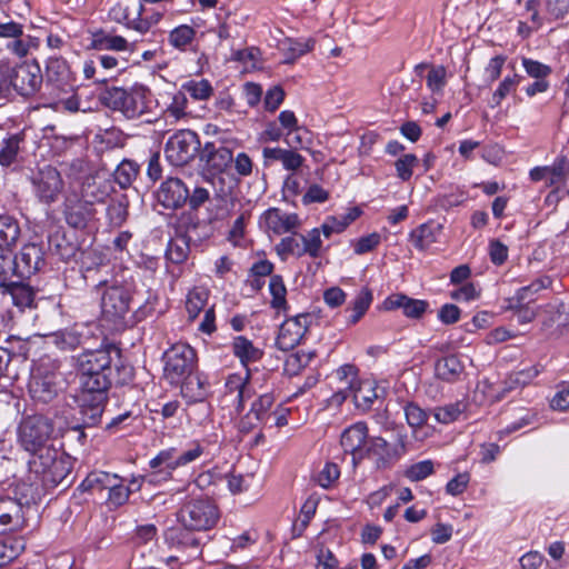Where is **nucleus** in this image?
I'll list each match as a JSON object with an SVG mask.
<instances>
[{
	"label": "nucleus",
	"instance_id": "864d4df0",
	"mask_svg": "<svg viewBox=\"0 0 569 569\" xmlns=\"http://www.w3.org/2000/svg\"><path fill=\"white\" fill-rule=\"evenodd\" d=\"M462 402L449 403L442 407H437L433 410V417L439 423H451L456 421L465 410Z\"/></svg>",
	"mask_w": 569,
	"mask_h": 569
},
{
	"label": "nucleus",
	"instance_id": "39448f33",
	"mask_svg": "<svg viewBox=\"0 0 569 569\" xmlns=\"http://www.w3.org/2000/svg\"><path fill=\"white\" fill-rule=\"evenodd\" d=\"M53 430V423L48 417L42 415L26 416L17 428V443L27 453L53 447L50 443Z\"/></svg>",
	"mask_w": 569,
	"mask_h": 569
},
{
	"label": "nucleus",
	"instance_id": "6e6552de",
	"mask_svg": "<svg viewBox=\"0 0 569 569\" xmlns=\"http://www.w3.org/2000/svg\"><path fill=\"white\" fill-rule=\"evenodd\" d=\"M219 510L209 499H197L181 508L178 519L181 526L197 531L212 529L219 520Z\"/></svg>",
	"mask_w": 569,
	"mask_h": 569
},
{
	"label": "nucleus",
	"instance_id": "e433bc0d",
	"mask_svg": "<svg viewBox=\"0 0 569 569\" xmlns=\"http://www.w3.org/2000/svg\"><path fill=\"white\" fill-rule=\"evenodd\" d=\"M232 350L242 365L257 361L261 358L262 352L256 348L252 342L243 336L236 337L232 342Z\"/></svg>",
	"mask_w": 569,
	"mask_h": 569
},
{
	"label": "nucleus",
	"instance_id": "6ab92c4d",
	"mask_svg": "<svg viewBox=\"0 0 569 569\" xmlns=\"http://www.w3.org/2000/svg\"><path fill=\"white\" fill-rule=\"evenodd\" d=\"M368 437V428L365 422H356L347 428L341 435V447L346 453L352 456V462L356 465L358 460L365 456L363 445Z\"/></svg>",
	"mask_w": 569,
	"mask_h": 569
},
{
	"label": "nucleus",
	"instance_id": "aec40b11",
	"mask_svg": "<svg viewBox=\"0 0 569 569\" xmlns=\"http://www.w3.org/2000/svg\"><path fill=\"white\" fill-rule=\"evenodd\" d=\"M249 377L248 371L244 375L232 373L227 377L224 382L226 396L232 397V402L238 412L243 410L246 400L250 399L253 395Z\"/></svg>",
	"mask_w": 569,
	"mask_h": 569
},
{
	"label": "nucleus",
	"instance_id": "0e129e2a",
	"mask_svg": "<svg viewBox=\"0 0 569 569\" xmlns=\"http://www.w3.org/2000/svg\"><path fill=\"white\" fill-rule=\"evenodd\" d=\"M107 217L110 224L120 227L128 217V206L123 201H112L107 208Z\"/></svg>",
	"mask_w": 569,
	"mask_h": 569
},
{
	"label": "nucleus",
	"instance_id": "680f3d73",
	"mask_svg": "<svg viewBox=\"0 0 569 569\" xmlns=\"http://www.w3.org/2000/svg\"><path fill=\"white\" fill-rule=\"evenodd\" d=\"M418 164V158L412 153L400 157L396 162V171L399 179L408 181L412 177L413 168Z\"/></svg>",
	"mask_w": 569,
	"mask_h": 569
},
{
	"label": "nucleus",
	"instance_id": "72a5a7b5",
	"mask_svg": "<svg viewBox=\"0 0 569 569\" xmlns=\"http://www.w3.org/2000/svg\"><path fill=\"white\" fill-rule=\"evenodd\" d=\"M352 397L357 408L367 411L378 399L377 386L372 380L358 381L352 389Z\"/></svg>",
	"mask_w": 569,
	"mask_h": 569
},
{
	"label": "nucleus",
	"instance_id": "5fc2aeb1",
	"mask_svg": "<svg viewBox=\"0 0 569 569\" xmlns=\"http://www.w3.org/2000/svg\"><path fill=\"white\" fill-rule=\"evenodd\" d=\"M190 248L184 238L176 239L169 242L166 257L172 263L179 264L187 260Z\"/></svg>",
	"mask_w": 569,
	"mask_h": 569
},
{
	"label": "nucleus",
	"instance_id": "a19ab883",
	"mask_svg": "<svg viewBox=\"0 0 569 569\" xmlns=\"http://www.w3.org/2000/svg\"><path fill=\"white\" fill-rule=\"evenodd\" d=\"M181 90L199 101L209 99L213 92L211 83L206 79L189 80L182 84Z\"/></svg>",
	"mask_w": 569,
	"mask_h": 569
},
{
	"label": "nucleus",
	"instance_id": "a878e982",
	"mask_svg": "<svg viewBox=\"0 0 569 569\" xmlns=\"http://www.w3.org/2000/svg\"><path fill=\"white\" fill-rule=\"evenodd\" d=\"M181 381V395L189 403L201 402L207 398L208 385L201 375L192 372Z\"/></svg>",
	"mask_w": 569,
	"mask_h": 569
},
{
	"label": "nucleus",
	"instance_id": "412c9836",
	"mask_svg": "<svg viewBox=\"0 0 569 569\" xmlns=\"http://www.w3.org/2000/svg\"><path fill=\"white\" fill-rule=\"evenodd\" d=\"M50 339L58 349L72 351L88 343L89 331L82 326H74L52 333Z\"/></svg>",
	"mask_w": 569,
	"mask_h": 569
},
{
	"label": "nucleus",
	"instance_id": "7ed1b4c3",
	"mask_svg": "<svg viewBox=\"0 0 569 569\" xmlns=\"http://www.w3.org/2000/svg\"><path fill=\"white\" fill-rule=\"evenodd\" d=\"M101 293V320L112 330H120L127 323L132 305V288L117 280H100L96 286Z\"/></svg>",
	"mask_w": 569,
	"mask_h": 569
},
{
	"label": "nucleus",
	"instance_id": "f3484780",
	"mask_svg": "<svg viewBox=\"0 0 569 569\" xmlns=\"http://www.w3.org/2000/svg\"><path fill=\"white\" fill-rule=\"evenodd\" d=\"M17 263V276L29 278L40 271L44 264V251L42 246L37 243L24 244L18 254L14 256Z\"/></svg>",
	"mask_w": 569,
	"mask_h": 569
},
{
	"label": "nucleus",
	"instance_id": "13d9d810",
	"mask_svg": "<svg viewBox=\"0 0 569 569\" xmlns=\"http://www.w3.org/2000/svg\"><path fill=\"white\" fill-rule=\"evenodd\" d=\"M13 276H17V263L12 250L0 249V286H4Z\"/></svg>",
	"mask_w": 569,
	"mask_h": 569
},
{
	"label": "nucleus",
	"instance_id": "4c0bfd02",
	"mask_svg": "<svg viewBox=\"0 0 569 569\" xmlns=\"http://www.w3.org/2000/svg\"><path fill=\"white\" fill-rule=\"evenodd\" d=\"M116 473H108L104 471H94L89 473L81 482L80 487L84 491L108 489L111 482H114Z\"/></svg>",
	"mask_w": 569,
	"mask_h": 569
},
{
	"label": "nucleus",
	"instance_id": "8fccbe9b",
	"mask_svg": "<svg viewBox=\"0 0 569 569\" xmlns=\"http://www.w3.org/2000/svg\"><path fill=\"white\" fill-rule=\"evenodd\" d=\"M269 291L272 296L271 307L274 309H283L287 306V288L284 286L283 279L279 274H273L270 278L269 282Z\"/></svg>",
	"mask_w": 569,
	"mask_h": 569
},
{
	"label": "nucleus",
	"instance_id": "f03ea898",
	"mask_svg": "<svg viewBox=\"0 0 569 569\" xmlns=\"http://www.w3.org/2000/svg\"><path fill=\"white\" fill-rule=\"evenodd\" d=\"M26 471L17 486L29 492L31 500H40L49 488L61 483L71 471L68 456L54 446L28 452Z\"/></svg>",
	"mask_w": 569,
	"mask_h": 569
},
{
	"label": "nucleus",
	"instance_id": "a18cd8bd",
	"mask_svg": "<svg viewBox=\"0 0 569 569\" xmlns=\"http://www.w3.org/2000/svg\"><path fill=\"white\" fill-rule=\"evenodd\" d=\"M551 284V279L549 277H541L535 281H532L529 286L520 288L516 297L512 298L519 305H525L527 302L532 301V296L539 292L542 289L548 288Z\"/></svg>",
	"mask_w": 569,
	"mask_h": 569
},
{
	"label": "nucleus",
	"instance_id": "49530a36",
	"mask_svg": "<svg viewBox=\"0 0 569 569\" xmlns=\"http://www.w3.org/2000/svg\"><path fill=\"white\" fill-rule=\"evenodd\" d=\"M139 173V164L131 160H123L114 171V179L121 188L129 187Z\"/></svg>",
	"mask_w": 569,
	"mask_h": 569
},
{
	"label": "nucleus",
	"instance_id": "c85d7f7f",
	"mask_svg": "<svg viewBox=\"0 0 569 569\" xmlns=\"http://www.w3.org/2000/svg\"><path fill=\"white\" fill-rule=\"evenodd\" d=\"M388 309H402L405 316L410 318H420L427 310L428 302L409 298L406 295H392L386 300Z\"/></svg>",
	"mask_w": 569,
	"mask_h": 569
},
{
	"label": "nucleus",
	"instance_id": "cd10ccee",
	"mask_svg": "<svg viewBox=\"0 0 569 569\" xmlns=\"http://www.w3.org/2000/svg\"><path fill=\"white\" fill-rule=\"evenodd\" d=\"M372 300L371 290L362 288L345 310L346 326L352 327L357 325L370 308Z\"/></svg>",
	"mask_w": 569,
	"mask_h": 569
},
{
	"label": "nucleus",
	"instance_id": "de8ad7c7",
	"mask_svg": "<svg viewBox=\"0 0 569 569\" xmlns=\"http://www.w3.org/2000/svg\"><path fill=\"white\" fill-rule=\"evenodd\" d=\"M108 503L114 508L121 507L129 500V497L132 492L130 487L123 486L120 482V477L116 475L114 482H111V486L108 487Z\"/></svg>",
	"mask_w": 569,
	"mask_h": 569
},
{
	"label": "nucleus",
	"instance_id": "1a4fd4ad",
	"mask_svg": "<svg viewBox=\"0 0 569 569\" xmlns=\"http://www.w3.org/2000/svg\"><path fill=\"white\" fill-rule=\"evenodd\" d=\"M164 377L170 383H180L182 378L194 372L197 355L187 343H176L163 355Z\"/></svg>",
	"mask_w": 569,
	"mask_h": 569
},
{
	"label": "nucleus",
	"instance_id": "bf43d9fd",
	"mask_svg": "<svg viewBox=\"0 0 569 569\" xmlns=\"http://www.w3.org/2000/svg\"><path fill=\"white\" fill-rule=\"evenodd\" d=\"M407 423L413 430L421 428L428 420V412L415 402H408L403 407Z\"/></svg>",
	"mask_w": 569,
	"mask_h": 569
},
{
	"label": "nucleus",
	"instance_id": "a211bd4d",
	"mask_svg": "<svg viewBox=\"0 0 569 569\" xmlns=\"http://www.w3.org/2000/svg\"><path fill=\"white\" fill-rule=\"evenodd\" d=\"M189 196V190L183 181L178 178H168L163 181L157 192L159 202L167 209L182 207Z\"/></svg>",
	"mask_w": 569,
	"mask_h": 569
},
{
	"label": "nucleus",
	"instance_id": "774afa93",
	"mask_svg": "<svg viewBox=\"0 0 569 569\" xmlns=\"http://www.w3.org/2000/svg\"><path fill=\"white\" fill-rule=\"evenodd\" d=\"M309 134L306 128L299 126L295 131L286 132L284 141L291 149H305L310 143Z\"/></svg>",
	"mask_w": 569,
	"mask_h": 569
},
{
	"label": "nucleus",
	"instance_id": "c756f323",
	"mask_svg": "<svg viewBox=\"0 0 569 569\" xmlns=\"http://www.w3.org/2000/svg\"><path fill=\"white\" fill-rule=\"evenodd\" d=\"M440 230V224H435L433 222L422 223L410 232L409 239L417 250L426 251L437 241Z\"/></svg>",
	"mask_w": 569,
	"mask_h": 569
},
{
	"label": "nucleus",
	"instance_id": "f8f14e48",
	"mask_svg": "<svg viewBox=\"0 0 569 569\" xmlns=\"http://www.w3.org/2000/svg\"><path fill=\"white\" fill-rule=\"evenodd\" d=\"M313 316L311 313H300L286 319L280 328L276 339V346L282 351L295 349L308 332Z\"/></svg>",
	"mask_w": 569,
	"mask_h": 569
},
{
	"label": "nucleus",
	"instance_id": "7c9ffc66",
	"mask_svg": "<svg viewBox=\"0 0 569 569\" xmlns=\"http://www.w3.org/2000/svg\"><path fill=\"white\" fill-rule=\"evenodd\" d=\"M462 372L463 365L457 356L442 357L435 363L436 377L447 382L459 380Z\"/></svg>",
	"mask_w": 569,
	"mask_h": 569
},
{
	"label": "nucleus",
	"instance_id": "79ce46f5",
	"mask_svg": "<svg viewBox=\"0 0 569 569\" xmlns=\"http://www.w3.org/2000/svg\"><path fill=\"white\" fill-rule=\"evenodd\" d=\"M209 292L204 288H194L187 296L186 309L189 318L194 319L199 312L206 307Z\"/></svg>",
	"mask_w": 569,
	"mask_h": 569
},
{
	"label": "nucleus",
	"instance_id": "473e14b6",
	"mask_svg": "<svg viewBox=\"0 0 569 569\" xmlns=\"http://www.w3.org/2000/svg\"><path fill=\"white\" fill-rule=\"evenodd\" d=\"M21 234L17 219L11 216H0V249L13 250Z\"/></svg>",
	"mask_w": 569,
	"mask_h": 569
},
{
	"label": "nucleus",
	"instance_id": "3c124183",
	"mask_svg": "<svg viewBox=\"0 0 569 569\" xmlns=\"http://www.w3.org/2000/svg\"><path fill=\"white\" fill-rule=\"evenodd\" d=\"M163 17V12L148 10L143 18H134L128 21L127 28L133 29L141 34L147 33L153 26L158 24Z\"/></svg>",
	"mask_w": 569,
	"mask_h": 569
},
{
	"label": "nucleus",
	"instance_id": "ea45409f",
	"mask_svg": "<svg viewBox=\"0 0 569 569\" xmlns=\"http://www.w3.org/2000/svg\"><path fill=\"white\" fill-rule=\"evenodd\" d=\"M224 480L221 473L216 470H207L199 473L193 480V485L200 490H209L211 487H216ZM192 482H187L183 488L178 489L177 492L189 491Z\"/></svg>",
	"mask_w": 569,
	"mask_h": 569
},
{
	"label": "nucleus",
	"instance_id": "37998d69",
	"mask_svg": "<svg viewBox=\"0 0 569 569\" xmlns=\"http://www.w3.org/2000/svg\"><path fill=\"white\" fill-rule=\"evenodd\" d=\"M306 256L310 258H318L322 251V238L320 237V230L311 229L306 233H298Z\"/></svg>",
	"mask_w": 569,
	"mask_h": 569
},
{
	"label": "nucleus",
	"instance_id": "052dcab7",
	"mask_svg": "<svg viewBox=\"0 0 569 569\" xmlns=\"http://www.w3.org/2000/svg\"><path fill=\"white\" fill-rule=\"evenodd\" d=\"M540 372L538 366L530 367L528 369L519 370L512 372L506 383L508 385V389H513L517 387H523L530 383Z\"/></svg>",
	"mask_w": 569,
	"mask_h": 569
},
{
	"label": "nucleus",
	"instance_id": "4d7b16f0",
	"mask_svg": "<svg viewBox=\"0 0 569 569\" xmlns=\"http://www.w3.org/2000/svg\"><path fill=\"white\" fill-rule=\"evenodd\" d=\"M273 401L274 399L270 393H264L252 402L249 411L266 425L271 417L270 409Z\"/></svg>",
	"mask_w": 569,
	"mask_h": 569
},
{
	"label": "nucleus",
	"instance_id": "4468645a",
	"mask_svg": "<svg viewBox=\"0 0 569 569\" xmlns=\"http://www.w3.org/2000/svg\"><path fill=\"white\" fill-rule=\"evenodd\" d=\"M259 224L269 236H281L298 230L302 222L298 213L272 207L260 216Z\"/></svg>",
	"mask_w": 569,
	"mask_h": 569
},
{
	"label": "nucleus",
	"instance_id": "f257e3e1",
	"mask_svg": "<svg viewBox=\"0 0 569 569\" xmlns=\"http://www.w3.org/2000/svg\"><path fill=\"white\" fill-rule=\"evenodd\" d=\"M119 355L117 347L106 343L98 349H84L73 358L79 385L74 401L80 418L77 421L67 420L66 426L69 429L80 430L99 425L111 387L113 356Z\"/></svg>",
	"mask_w": 569,
	"mask_h": 569
},
{
	"label": "nucleus",
	"instance_id": "20e7f679",
	"mask_svg": "<svg viewBox=\"0 0 569 569\" xmlns=\"http://www.w3.org/2000/svg\"><path fill=\"white\" fill-rule=\"evenodd\" d=\"M39 500H31L29 492L17 486L16 497L0 498V535L18 532L27 527L30 513Z\"/></svg>",
	"mask_w": 569,
	"mask_h": 569
},
{
	"label": "nucleus",
	"instance_id": "c9c22d12",
	"mask_svg": "<svg viewBox=\"0 0 569 569\" xmlns=\"http://www.w3.org/2000/svg\"><path fill=\"white\" fill-rule=\"evenodd\" d=\"M289 233L290 236L282 238L274 247L277 254L282 261H286L290 256L297 258L306 256L297 230Z\"/></svg>",
	"mask_w": 569,
	"mask_h": 569
},
{
	"label": "nucleus",
	"instance_id": "4be33fe9",
	"mask_svg": "<svg viewBox=\"0 0 569 569\" xmlns=\"http://www.w3.org/2000/svg\"><path fill=\"white\" fill-rule=\"evenodd\" d=\"M42 77L37 68L22 66L14 71L11 78V84L14 90L22 97L34 94L40 88Z\"/></svg>",
	"mask_w": 569,
	"mask_h": 569
},
{
	"label": "nucleus",
	"instance_id": "dca6fc26",
	"mask_svg": "<svg viewBox=\"0 0 569 569\" xmlns=\"http://www.w3.org/2000/svg\"><path fill=\"white\" fill-rule=\"evenodd\" d=\"M227 146H218L217 142H206L200 150V159L209 167L223 171L233 161V150L240 147V140L226 141Z\"/></svg>",
	"mask_w": 569,
	"mask_h": 569
},
{
	"label": "nucleus",
	"instance_id": "ddd939ff",
	"mask_svg": "<svg viewBox=\"0 0 569 569\" xmlns=\"http://www.w3.org/2000/svg\"><path fill=\"white\" fill-rule=\"evenodd\" d=\"M149 468L150 470L142 478L148 483L160 485L171 480L173 478V472L178 468H181L177 458V448L170 447L160 450L152 459H150Z\"/></svg>",
	"mask_w": 569,
	"mask_h": 569
},
{
	"label": "nucleus",
	"instance_id": "b1692460",
	"mask_svg": "<svg viewBox=\"0 0 569 569\" xmlns=\"http://www.w3.org/2000/svg\"><path fill=\"white\" fill-rule=\"evenodd\" d=\"M194 530L186 527L171 528L166 532V539L172 546L188 552V559L196 558L200 555V539L193 533Z\"/></svg>",
	"mask_w": 569,
	"mask_h": 569
},
{
	"label": "nucleus",
	"instance_id": "2eb2a0df",
	"mask_svg": "<svg viewBox=\"0 0 569 569\" xmlns=\"http://www.w3.org/2000/svg\"><path fill=\"white\" fill-rule=\"evenodd\" d=\"M32 182L36 196L44 203L54 202L63 188L60 172L51 166L40 169Z\"/></svg>",
	"mask_w": 569,
	"mask_h": 569
},
{
	"label": "nucleus",
	"instance_id": "9b49d317",
	"mask_svg": "<svg viewBox=\"0 0 569 569\" xmlns=\"http://www.w3.org/2000/svg\"><path fill=\"white\" fill-rule=\"evenodd\" d=\"M62 213L67 224L73 229L82 230L97 221L94 202L82 199L77 193L66 197Z\"/></svg>",
	"mask_w": 569,
	"mask_h": 569
},
{
	"label": "nucleus",
	"instance_id": "2f4dec72",
	"mask_svg": "<svg viewBox=\"0 0 569 569\" xmlns=\"http://www.w3.org/2000/svg\"><path fill=\"white\" fill-rule=\"evenodd\" d=\"M428 69L426 77L427 88L433 93L442 92L447 84V71L443 66H429L427 63L417 64L415 71L418 76H422L423 70Z\"/></svg>",
	"mask_w": 569,
	"mask_h": 569
},
{
	"label": "nucleus",
	"instance_id": "58836bf2",
	"mask_svg": "<svg viewBox=\"0 0 569 569\" xmlns=\"http://www.w3.org/2000/svg\"><path fill=\"white\" fill-rule=\"evenodd\" d=\"M522 77L520 74L513 73L512 76H507L499 83L496 91L492 93L491 98V108H496L500 106L501 101L510 93L515 92L517 87L519 86Z\"/></svg>",
	"mask_w": 569,
	"mask_h": 569
},
{
	"label": "nucleus",
	"instance_id": "393cba45",
	"mask_svg": "<svg viewBox=\"0 0 569 569\" xmlns=\"http://www.w3.org/2000/svg\"><path fill=\"white\" fill-rule=\"evenodd\" d=\"M23 137L0 129V166L8 168L18 162Z\"/></svg>",
	"mask_w": 569,
	"mask_h": 569
},
{
	"label": "nucleus",
	"instance_id": "6e6d98bb",
	"mask_svg": "<svg viewBox=\"0 0 569 569\" xmlns=\"http://www.w3.org/2000/svg\"><path fill=\"white\" fill-rule=\"evenodd\" d=\"M332 377L339 382V387L352 390L357 385L358 370L353 365L346 363L336 369Z\"/></svg>",
	"mask_w": 569,
	"mask_h": 569
},
{
	"label": "nucleus",
	"instance_id": "e2e57ef3",
	"mask_svg": "<svg viewBox=\"0 0 569 569\" xmlns=\"http://www.w3.org/2000/svg\"><path fill=\"white\" fill-rule=\"evenodd\" d=\"M433 473V462L423 460L411 465L406 470V477L411 481H420Z\"/></svg>",
	"mask_w": 569,
	"mask_h": 569
},
{
	"label": "nucleus",
	"instance_id": "bb28decb",
	"mask_svg": "<svg viewBox=\"0 0 569 569\" xmlns=\"http://www.w3.org/2000/svg\"><path fill=\"white\" fill-rule=\"evenodd\" d=\"M569 174V164L566 158H558L551 166H549V172L547 173L546 184L552 188L550 193L547 196V200H558L559 192L565 186L567 177Z\"/></svg>",
	"mask_w": 569,
	"mask_h": 569
},
{
	"label": "nucleus",
	"instance_id": "603ef678",
	"mask_svg": "<svg viewBox=\"0 0 569 569\" xmlns=\"http://www.w3.org/2000/svg\"><path fill=\"white\" fill-rule=\"evenodd\" d=\"M50 249L63 260L74 257L77 246L66 239L63 234L56 233L49 238Z\"/></svg>",
	"mask_w": 569,
	"mask_h": 569
},
{
	"label": "nucleus",
	"instance_id": "5701e85b",
	"mask_svg": "<svg viewBox=\"0 0 569 569\" xmlns=\"http://www.w3.org/2000/svg\"><path fill=\"white\" fill-rule=\"evenodd\" d=\"M47 80L62 92L73 90V77L66 60L50 58L46 68Z\"/></svg>",
	"mask_w": 569,
	"mask_h": 569
},
{
	"label": "nucleus",
	"instance_id": "0eeeda50",
	"mask_svg": "<svg viewBox=\"0 0 569 569\" xmlns=\"http://www.w3.org/2000/svg\"><path fill=\"white\" fill-rule=\"evenodd\" d=\"M62 389V375L53 367L40 363L32 370L29 381V392L34 401L49 403Z\"/></svg>",
	"mask_w": 569,
	"mask_h": 569
},
{
	"label": "nucleus",
	"instance_id": "c03bdc74",
	"mask_svg": "<svg viewBox=\"0 0 569 569\" xmlns=\"http://www.w3.org/2000/svg\"><path fill=\"white\" fill-rule=\"evenodd\" d=\"M196 36V30L188 26L181 24L169 33V43L179 50H186L187 46H189Z\"/></svg>",
	"mask_w": 569,
	"mask_h": 569
},
{
	"label": "nucleus",
	"instance_id": "f704fd0d",
	"mask_svg": "<svg viewBox=\"0 0 569 569\" xmlns=\"http://www.w3.org/2000/svg\"><path fill=\"white\" fill-rule=\"evenodd\" d=\"M12 298V302L20 309L34 306L36 291L29 284L22 282H10L2 286Z\"/></svg>",
	"mask_w": 569,
	"mask_h": 569
},
{
	"label": "nucleus",
	"instance_id": "423d86ee",
	"mask_svg": "<svg viewBox=\"0 0 569 569\" xmlns=\"http://www.w3.org/2000/svg\"><path fill=\"white\" fill-rule=\"evenodd\" d=\"M149 92L143 86L127 90L121 87H108L99 96L100 102L121 112L128 119H134L146 110V96Z\"/></svg>",
	"mask_w": 569,
	"mask_h": 569
},
{
	"label": "nucleus",
	"instance_id": "09e8293b",
	"mask_svg": "<svg viewBox=\"0 0 569 569\" xmlns=\"http://www.w3.org/2000/svg\"><path fill=\"white\" fill-rule=\"evenodd\" d=\"M211 184L214 189V200L217 201V212L213 219L223 218L227 213V202L230 196V189L223 188L224 178L217 177L211 180Z\"/></svg>",
	"mask_w": 569,
	"mask_h": 569
},
{
	"label": "nucleus",
	"instance_id": "69168bd1",
	"mask_svg": "<svg viewBox=\"0 0 569 569\" xmlns=\"http://www.w3.org/2000/svg\"><path fill=\"white\" fill-rule=\"evenodd\" d=\"M339 467L336 463L327 462L317 475L316 481L320 487L328 489L339 479Z\"/></svg>",
	"mask_w": 569,
	"mask_h": 569
},
{
	"label": "nucleus",
	"instance_id": "9d476101",
	"mask_svg": "<svg viewBox=\"0 0 569 569\" xmlns=\"http://www.w3.org/2000/svg\"><path fill=\"white\" fill-rule=\"evenodd\" d=\"M200 148V141L196 132L180 130L171 136L164 148L168 161L176 167L189 163Z\"/></svg>",
	"mask_w": 569,
	"mask_h": 569
},
{
	"label": "nucleus",
	"instance_id": "338daca9",
	"mask_svg": "<svg viewBox=\"0 0 569 569\" xmlns=\"http://www.w3.org/2000/svg\"><path fill=\"white\" fill-rule=\"evenodd\" d=\"M188 99L182 90L173 94L171 103L168 106L166 112L169 117L176 120L183 118L187 114Z\"/></svg>",
	"mask_w": 569,
	"mask_h": 569
}]
</instances>
